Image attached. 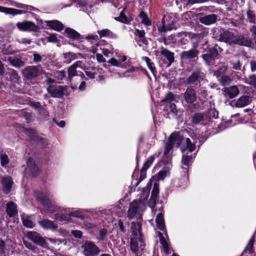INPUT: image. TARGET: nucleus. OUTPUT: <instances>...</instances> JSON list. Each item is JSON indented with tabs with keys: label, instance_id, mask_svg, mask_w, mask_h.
<instances>
[{
	"label": "nucleus",
	"instance_id": "680f3d73",
	"mask_svg": "<svg viewBox=\"0 0 256 256\" xmlns=\"http://www.w3.org/2000/svg\"><path fill=\"white\" fill-rule=\"evenodd\" d=\"M108 62L114 66L122 67L121 62L114 58L110 59Z\"/></svg>",
	"mask_w": 256,
	"mask_h": 256
},
{
	"label": "nucleus",
	"instance_id": "7ed1b4c3",
	"mask_svg": "<svg viewBox=\"0 0 256 256\" xmlns=\"http://www.w3.org/2000/svg\"><path fill=\"white\" fill-rule=\"evenodd\" d=\"M205 78V74L201 68L193 69L191 74L186 78V82L188 84L200 85Z\"/></svg>",
	"mask_w": 256,
	"mask_h": 256
},
{
	"label": "nucleus",
	"instance_id": "c03bdc74",
	"mask_svg": "<svg viewBox=\"0 0 256 256\" xmlns=\"http://www.w3.org/2000/svg\"><path fill=\"white\" fill-rule=\"evenodd\" d=\"M139 16L142 18L141 22L146 26L151 25V21L149 20L147 14L144 12H141Z\"/></svg>",
	"mask_w": 256,
	"mask_h": 256
},
{
	"label": "nucleus",
	"instance_id": "a18cd8bd",
	"mask_svg": "<svg viewBox=\"0 0 256 256\" xmlns=\"http://www.w3.org/2000/svg\"><path fill=\"white\" fill-rule=\"evenodd\" d=\"M183 142L186 144V148L190 152H192L196 149L195 144L192 143L190 138H186Z\"/></svg>",
	"mask_w": 256,
	"mask_h": 256
},
{
	"label": "nucleus",
	"instance_id": "a878e982",
	"mask_svg": "<svg viewBox=\"0 0 256 256\" xmlns=\"http://www.w3.org/2000/svg\"><path fill=\"white\" fill-rule=\"evenodd\" d=\"M6 75L10 76L9 80L13 83H18L20 80L18 72L12 68H8Z\"/></svg>",
	"mask_w": 256,
	"mask_h": 256
},
{
	"label": "nucleus",
	"instance_id": "f03ea898",
	"mask_svg": "<svg viewBox=\"0 0 256 256\" xmlns=\"http://www.w3.org/2000/svg\"><path fill=\"white\" fill-rule=\"evenodd\" d=\"M213 36L217 38L219 37L220 42H224L230 45L234 44L236 35L232 32L218 27L215 28L212 30Z\"/></svg>",
	"mask_w": 256,
	"mask_h": 256
},
{
	"label": "nucleus",
	"instance_id": "1a4fd4ad",
	"mask_svg": "<svg viewBox=\"0 0 256 256\" xmlns=\"http://www.w3.org/2000/svg\"><path fill=\"white\" fill-rule=\"evenodd\" d=\"M134 40L140 46H147L148 40L146 37V32L144 30L136 29L134 32Z\"/></svg>",
	"mask_w": 256,
	"mask_h": 256
},
{
	"label": "nucleus",
	"instance_id": "a19ab883",
	"mask_svg": "<svg viewBox=\"0 0 256 256\" xmlns=\"http://www.w3.org/2000/svg\"><path fill=\"white\" fill-rule=\"evenodd\" d=\"M164 110L167 112L168 114L172 113L174 114H176L178 110L176 108V105L174 103L166 104Z\"/></svg>",
	"mask_w": 256,
	"mask_h": 256
},
{
	"label": "nucleus",
	"instance_id": "f3484780",
	"mask_svg": "<svg viewBox=\"0 0 256 256\" xmlns=\"http://www.w3.org/2000/svg\"><path fill=\"white\" fill-rule=\"evenodd\" d=\"M218 20V16L215 14H210L200 18V22L206 26L215 24Z\"/></svg>",
	"mask_w": 256,
	"mask_h": 256
},
{
	"label": "nucleus",
	"instance_id": "0eeeda50",
	"mask_svg": "<svg viewBox=\"0 0 256 256\" xmlns=\"http://www.w3.org/2000/svg\"><path fill=\"white\" fill-rule=\"evenodd\" d=\"M85 256H96L100 252V248L92 242H86L83 246Z\"/></svg>",
	"mask_w": 256,
	"mask_h": 256
},
{
	"label": "nucleus",
	"instance_id": "423d86ee",
	"mask_svg": "<svg viewBox=\"0 0 256 256\" xmlns=\"http://www.w3.org/2000/svg\"><path fill=\"white\" fill-rule=\"evenodd\" d=\"M218 54V50L216 46L212 47L208 49V52L202 55V58L204 60L206 64L209 66L214 64L215 59Z\"/></svg>",
	"mask_w": 256,
	"mask_h": 256
},
{
	"label": "nucleus",
	"instance_id": "e2e57ef3",
	"mask_svg": "<svg viewBox=\"0 0 256 256\" xmlns=\"http://www.w3.org/2000/svg\"><path fill=\"white\" fill-rule=\"evenodd\" d=\"M230 64L232 66V68L236 70H240V60H237L235 62L230 61Z\"/></svg>",
	"mask_w": 256,
	"mask_h": 256
},
{
	"label": "nucleus",
	"instance_id": "b1692460",
	"mask_svg": "<svg viewBox=\"0 0 256 256\" xmlns=\"http://www.w3.org/2000/svg\"><path fill=\"white\" fill-rule=\"evenodd\" d=\"M10 65L16 68H20L24 66L25 62L20 58L15 56H8L7 59Z\"/></svg>",
	"mask_w": 256,
	"mask_h": 256
},
{
	"label": "nucleus",
	"instance_id": "ea45409f",
	"mask_svg": "<svg viewBox=\"0 0 256 256\" xmlns=\"http://www.w3.org/2000/svg\"><path fill=\"white\" fill-rule=\"evenodd\" d=\"M80 62H77L74 64L72 65L70 67L68 68V78L70 80H71V78L76 75L77 72L76 70V68H78V64Z\"/></svg>",
	"mask_w": 256,
	"mask_h": 256
},
{
	"label": "nucleus",
	"instance_id": "dca6fc26",
	"mask_svg": "<svg viewBox=\"0 0 256 256\" xmlns=\"http://www.w3.org/2000/svg\"><path fill=\"white\" fill-rule=\"evenodd\" d=\"M252 44V40L248 36H244L243 34L236 35L234 44H238L250 47Z\"/></svg>",
	"mask_w": 256,
	"mask_h": 256
},
{
	"label": "nucleus",
	"instance_id": "338daca9",
	"mask_svg": "<svg viewBox=\"0 0 256 256\" xmlns=\"http://www.w3.org/2000/svg\"><path fill=\"white\" fill-rule=\"evenodd\" d=\"M40 114L47 116H48V112L45 108L44 106H42V105L40 106V108H38L37 110Z\"/></svg>",
	"mask_w": 256,
	"mask_h": 256
},
{
	"label": "nucleus",
	"instance_id": "f704fd0d",
	"mask_svg": "<svg viewBox=\"0 0 256 256\" xmlns=\"http://www.w3.org/2000/svg\"><path fill=\"white\" fill-rule=\"evenodd\" d=\"M184 152L182 162L183 164L185 165L186 166H188L191 164L192 163V154L191 152H186L184 153L185 150L182 152Z\"/></svg>",
	"mask_w": 256,
	"mask_h": 256
},
{
	"label": "nucleus",
	"instance_id": "2eb2a0df",
	"mask_svg": "<svg viewBox=\"0 0 256 256\" xmlns=\"http://www.w3.org/2000/svg\"><path fill=\"white\" fill-rule=\"evenodd\" d=\"M184 140V139L180 135V132H174L170 134L168 141L173 146L174 145H176L177 146H180Z\"/></svg>",
	"mask_w": 256,
	"mask_h": 256
},
{
	"label": "nucleus",
	"instance_id": "e433bc0d",
	"mask_svg": "<svg viewBox=\"0 0 256 256\" xmlns=\"http://www.w3.org/2000/svg\"><path fill=\"white\" fill-rule=\"evenodd\" d=\"M156 221L157 226L160 230H164L165 228V224L164 216L162 213H158L156 217Z\"/></svg>",
	"mask_w": 256,
	"mask_h": 256
},
{
	"label": "nucleus",
	"instance_id": "09e8293b",
	"mask_svg": "<svg viewBox=\"0 0 256 256\" xmlns=\"http://www.w3.org/2000/svg\"><path fill=\"white\" fill-rule=\"evenodd\" d=\"M175 97L174 95L172 92H168L162 100V102H165V104L172 103V102L175 100Z\"/></svg>",
	"mask_w": 256,
	"mask_h": 256
},
{
	"label": "nucleus",
	"instance_id": "4d7b16f0",
	"mask_svg": "<svg viewBox=\"0 0 256 256\" xmlns=\"http://www.w3.org/2000/svg\"><path fill=\"white\" fill-rule=\"evenodd\" d=\"M209 0H187L186 6H190L196 4H202L208 2Z\"/></svg>",
	"mask_w": 256,
	"mask_h": 256
},
{
	"label": "nucleus",
	"instance_id": "4468645a",
	"mask_svg": "<svg viewBox=\"0 0 256 256\" xmlns=\"http://www.w3.org/2000/svg\"><path fill=\"white\" fill-rule=\"evenodd\" d=\"M142 202L140 200H134L130 204V207L128 211L127 216L129 218H132L137 213L138 210L140 208Z\"/></svg>",
	"mask_w": 256,
	"mask_h": 256
},
{
	"label": "nucleus",
	"instance_id": "69168bd1",
	"mask_svg": "<svg viewBox=\"0 0 256 256\" xmlns=\"http://www.w3.org/2000/svg\"><path fill=\"white\" fill-rule=\"evenodd\" d=\"M248 84L254 86H256V75L251 74L249 76Z\"/></svg>",
	"mask_w": 256,
	"mask_h": 256
},
{
	"label": "nucleus",
	"instance_id": "4c0bfd02",
	"mask_svg": "<svg viewBox=\"0 0 256 256\" xmlns=\"http://www.w3.org/2000/svg\"><path fill=\"white\" fill-rule=\"evenodd\" d=\"M12 242L10 239L6 240V242H4L2 239H0V254H4L8 250L7 248L10 246V244Z\"/></svg>",
	"mask_w": 256,
	"mask_h": 256
},
{
	"label": "nucleus",
	"instance_id": "a211bd4d",
	"mask_svg": "<svg viewBox=\"0 0 256 256\" xmlns=\"http://www.w3.org/2000/svg\"><path fill=\"white\" fill-rule=\"evenodd\" d=\"M186 36L190 40L192 46V49H197L201 38L200 34L192 32H186Z\"/></svg>",
	"mask_w": 256,
	"mask_h": 256
},
{
	"label": "nucleus",
	"instance_id": "052dcab7",
	"mask_svg": "<svg viewBox=\"0 0 256 256\" xmlns=\"http://www.w3.org/2000/svg\"><path fill=\"white\" fill-rule=\"evenodd\" d=\"M168 173V171L166 170H160L157 174L156 176L158 178V180H164L166 176Z\"/></svg>",
	"mask_w": 256,
	"mask_h": 256
},
{
	"label": "nucleus",
	"instance_id": "9b49d317",
	"mask_svg": "<svg viewBox=\"0 0 256 256\" xmlns=\"http://www.w3.org/2000/svg\"><path fill=\"white\" fill-rule=\"evenodd\" d=\"M200 52L198 49H190L183 51L180 54V58L184 61H190L191 60L198 58Z\"/></svg>",
	"mask_w": 256,
	"mask_h": 256
},
{
	"label": "nucleus",
	"instance_id": "58836bf2",
	"mask_svg": "<svg viewBox=\"0 0 256 256\" xmlns=\"http://www.w3.org/2000/svg\"><path fill=\"white\" fill-rule=\"evenodd\" d=\"M108 234V230L107 229L103 228L99 230L98 234L96 236V239L98 242H102L106 239V236Z\"/></svg>",
	"mask_w": 256,
	"mask_h": 256
},
{
	"label": "nucleus",
	"instance_id": "393cba45",
	"mask_svg": "<svg viewBox=\"0 0 256 256\" xmlns=\"http://www.w3.org/2000/svg\"><path fill=\"white\" fill-rule=\"evenodd\" d=\"M27 170L30 172V174L33 177L38 176L39 172L38 168L36 166L34 162L30 159L28 162Z\"/></svg>",
	"mask_w": 256,
	"mask_h": 256
},
{
	"label": "nucleus",
	"instance_id": "37998d69",
	"mask_svg": "<svg viewBox=\"0 0 256 256\" xmlns=\"http://www.w3.org/2000/svg\"><path fill=\"white\" fill-rule=\"evenodd\" d=\"M64 62L66 64H70L72 60L76 58V54L72 52L64 54Z\"/></svg>",
	"mask_w": 256,
	"mask_h": 256
},
{
	"label": "nucleus",
	"instance_id": "473e14b6",
	"mask_svg": "<svg viewBox=\"0 0 256 256\" xmlns=\"http://www.w3.org/2000/svg\"><path fill=\"white\" fill-rule=\"evenodd\" d=\"M65 33L69 38L74 40H78L80 38V34L79 33H78L75 30L70 28H66Z\"/></svg>",
	"mask_w": 256,
	"mask_h": 256
},
{
	"label": "nucleus",
	"instance_id": "603ef678",
	"mask_svg": "<svg viewBox=\"0 0 256 256\" xmlns=\"http://www.w3.org/2000/svg\"><path fill=\"white\" fill-rule=\"evenodd\" d=\"M0 164L2 166H6L9 163L10 160L8 156L5 154H2L0 156Z\"/></svg>",
	"mask_w": 256,
	"mask_h": 256
},
{
	"label": "nucleus",
	"instance_id": "864d4df0",
	"mask_svg": "<svg viewBox=\"0 0 256 256\" xmlns=\"http://www.w3.org/2000/svg\"><path fill=\"white\" fill-rule=\"evenodd\" d=\"M159 192V187L157 184H154L152 192L151 198L156 200Z\"/></svg>",
	"mask_w": 256,
	"mask_h": 256
},
{
	"label": "nucleus",
	"instance_id": "4be33fe9",
	"mask_svg": "<svg viewBox=\"0 0 256 256\" xmlns=\"http://www.w3.org/2000/svg\"><path fill=\"white\" fill-rule=\"evenodd\" d=\"M131 227L132 230V232L134 234L137 236L138 234H139V237L138 238V240L140 242H142V233L141 232L142 230V224L139 222H132L131 224Z\"/></svg>",
	"mask_w": 256,
	"mask_h": 256
},
{
	"label": "nucleus",
	"instance_id": "aec40b11",
	"mask_svg": "<svg viewBox=\"0 0 256 256\" xmlns=\"http://www.w3.org/2000/svg\"><path fill=\"white\" fill-rule=\"evenodd\" d=\"M6 212L10 218L14 217L18 214L17 205L13 202H9L6 206Z\"/></svg>",
	"mask_w": 256,
	"mask_h": 256
},
{
	"label": "nucleus",
	"instance_id": "de8ad7c7",
	"mask_svg": "<svg viewBox=\"0 0 256 256\" xmlns=\"http://www.w3.org/2000/svg\"><path fill=\"white\" fill-rule=\"evenodd\" d=\"M154 159L155 158L154 156H150L147 160L144 162L142 168V171H146L153 163Z\"/></svg>",
	"mask_w": 256,
	"mask_h": 256
},
{
	"label": "nucleus",
	"instance_id": "cd10ccee",
	"mask_svg": "<svg viewBox=\"0 0 256 256\" xmlns=\"http://www.w3.org/2000/svg\"><path fill=\"white\" fill-rule=\"evenodd\" d=\"M38 224L42 227L46 229L56 230L58 228V225L49 220H43L39 221Z\"/></svg>",
	"mask_w": 256,
	"mask_h": 256
},
{
	"label": "nucleus",
	"instance_id": "412c9836",
	"mask_svg": "<svg viewBox=\"0 0 256 256\" xmlns=\"http://www.w3.org/2000/svg\"><path fill=\"white\" fill-rule=\"evenodd\" d=\"M45 22L48 26L58 32H60L64 28V24L57 20H46Z\"/></svg>",
	"mask_w": 256,
	"mask_h": 256
},
{
	"label": "nucleus",
	"instance_id": "c9c22d12",
	"mask_svg": "<svg viewBox=\"0 0 256 256\" xmlns=\"http://www.w3.org/2000/svg\"><path fill=\"white\" fill-rule=\"evenodd\" d=\"M130 248L131 252L134 254H137L139 247L137 238H131L130 240Z\"/></svg>",
	"mask_w": 256,
	"mask_h": 256
},
{
	"label": "nucleus",
	"instance_id": "79ce46f5",
	"mask_svg": "<svg viewBox=\"0 0 256 256\" xmlns=\"http://www.w3.org/2000/svg\"><path fill=\"white\" fill-rule=\"evenodd\" d=\"M142 58L146 62L148 67V68L151 71V72L154 74H156V68L154 66V64L152 62H151L150 59L147 56L142 57Z\"/></svg>",
	"mask_w": 256,
	"mask_h": 256
},
{
	"label": "nucleus",
	"instance_id": "0e129e2a",
	"mask_svg": "<svg viewBox=\"0 0 256 256\" xmlns=\"http://www.w3.org/2000/svg\"><path fill=\"white\" fill-rule=\"evenodd\" d=\"M29 105L32 108L38 110V108H40L41 106V104L40 102H36L34 101H30L29 102Z\"/></svg>",
	"mask_w": 256,
	"mask_h": 256
},
{
	"label": "nucleus",
	"instance_id": "3c124183",
	"mask_svg": "<svg viewBox=\"0 0 256 256\" xmlns=\"http://www.w3.org/2000/svg\"><path fill=\"white\" fill-rule=\"evenodd\" d=\"M24 132L31 139L36 140V134L34 130L30 128H26L24 130Z\"/></svg>",
	"mask_w": 256,
	"mask_h": 256
},
{
	"label": "nucleus",
	"instance_id": "2f4dec72",
	"mask_svg": "<svg viewBox=\"0 0 256 256\" xmlns=\"http://www.w3.org/2000/svg\"><path fill=\"white\" fill-rule=\"evenodd\" d=\"M125 10L124 8L121 12L120 14V16L118 17H116L114 19L118 22H121L126 24H129L130 23V22L132 21V18H128L124 14V11Z\"/></svg>",
	"mask_w": 256,
	"mask_h": 256
},
{
	"label": "nucleus",
	"instance_id": "5701e85b",
	"mask_svg": "<svg viewBox=\"0 0 256 256\" xmlns=\"http://www.w3.org/2000/svg\"><path fill=\"white\" fill-rule=\"evenodd\" d=\"M160 54L163 56L168 61V66H170L174 60V53L163 47L160 48Z\"/></svg>",
	"mask_w": 256,
	"mask_h": 256
},
{
	"label": "nucleus",
	"instance_id": "c85d7f7f",
	"mask_svg": "<svg viewBox=\"0 0 256 256\" xmlns=\"http://www.w3.org/2000/svg\"><path fill=\"white\" fill-rule=\"evenodd\" d=\"M0 12L6 14H10L13 16L22 14V10L13 8H6L0 6Z\"/></svg>",
	"mask_w": 256,
	"mask_h": 256
},
{
	"label": "nucleus",
	"instance_id": "6e6552de",
	"mask_svg": "<svg viewBox=\"0 0 256 256\" xmlns=\"http://www.w3.org/2000/svg\"><path fill=\"white\" fill-rule=\"evenodd\" d=\"M36 197L38 200L42 204L46 210L52 213L56 210L57 207L52 205L50 200L45 196L42 193L37 192L36 194Z\"/></svg>",
	"mask_w": 256,
	"mask_h": 256
},
{
	"label": "nucleus",
	"instance_id": "72a5a7b5",
	"mask_svg": "<svg viewBox=\"0 0 256 256\" xmlns=\"http://www.w3.org/2000/svg\"><path fill=\"white\" fill-rule=\"evenodd\" d=\"M204 120V115L201 112H196L192 117V122L193 124H202Z\"/></svg>",
	"mask_w": 256,
	"mask_h": 256
},
{
	"label": "nucleus",
	"instance_id": "bb28decb",
	"mask_svg": "<svg viewBox=\"0 0 256 256\" xmlns=\"http://www.w3.org/2000/svg\"><path fill=\"white\" fill-rule=\"evenodd\" d=\"M250 102V97L248 96H242L238 98L235 103L237 108H242L249 104Z\"/></svg>",
	"mask_w": 256,
	"mask_h": 256
},
{
	"label": "nucleus",
	"instance_id": "8fccbe9b",
	"mask_svg": "<svg viewBox=\"0 0 256 256\" xmlns=\"http://www.w3.org/2000/svg\"><path fill=\"white\" fill-rule=\"evenodd\" d=\"M254 235L250 240L246 248V250L248 251L249 254L254 252Z\"/></svg>",
	"mask_w": 256,
	"mask_h": 256
},
{
	"label": "nucleus",
	"instance_id": "774afa93",
	"mask_svg": "<svg viewBox=\"0 0 256 256\" xmlns=\"http://www.w3.org/2000/svg\"><path fill=\"white\" fill-rule=\"evenodd\" d=\"M250 32L252 34V36L253 38V40L256 44V26H252L250 29Z\"/></svg>",
	"mask_w": 256,
	"mask_h": 256
},
{
	"label": "nucleus",
	"instance_id": "49530a36",
	"mask_svg": "<svg viewBox=\"0 0 256 256\" xmlns=\"http://www.w3.org/2000/svg\"><path fill=\"white\" fill-rule=\"evenodd\" d=\"M20 115L26 118V122L28 123L33 120L34 116L31 112H26L22 110H20Z\"/></svg>",
	"mask_w": 256,
	"mask_h": 256
},
{
	"label": "nucleus",
	"instance_id": "c756f323",
	"mask_svg": "<svg viewBox=\"0 0 256 256\" xmlns=\"http://www.w3.org/2000/svg\"><path fill=\"white\" fill-rule=\"evenodd\" d=\"M98 33L100 38L108 37L111 38H118L116 34L107 28L98 30Z\"/></svg>",
	"mask_w": 256,
	"mask_h": 256
},
{
	"label": "nucleus",
	"instance_id": "bf43d9fd",
	"mask_svg": "<svg viewBox=\"0 0 256 256\" xmlns=\"http://www.w3.org/2000/svg\"><path fill=\"white\" fill-rule=\"evenodd\" d=\"M230 82V78L229 76H222L220 79V82L223 86L228 84Z\"/></svg>",
	"mask_w": 256,
	"mask_h": 256
},
{
	"label": "nucleus",
	"instance_id": "f257e3e1",
	"mask_svg": "<svg viewBox=\"0 0 256 256\" xmlns=\"http://www.w3.org/2000/svg\"><path fill=\"white\" fill-rule=\"evenodd\" d=\"M184 98L187 104L188 108L191 112L202 109V106L199 102H196L197 96L196 90L192 87L188 88L184 94Z\"/></svg>",
	"mask_w": 256,
	"mask_h": 256
},
{
	"label": "nucleus",
	"instance_id": "ddd939ff",
	"mask_svg": "<svg viewBox=\"0 0 256 256\" xmlns=\"http://www.w3.org/2000/svg\"><path fill=\"white\" fill-rule=\"evenodd\" d=\"M28 238L37 244L43 247L46 246V240L36 232H30L28 233Z\"/></svg>",
	"mask_w": 256,
	"mask_h": 256
},
{
	"label": "nucleus",
	"instance_id": "6ab92c4d",
	"mask_svg": "<svg viewBox=\"0 0 256 256\" xmlns=\"http://www.w3.org/2000/svg\"><path fill=\"white\" fill-rule=\"evenodd\" d=\"M12 184V179L10 176H6L2 178V190L4 193L8 194L10 192Z\"/></svg>",
	"mask_w": 256,
	"mask_h": 256
},
{
	"label": "nucleus",
	"instance_id": "5fc2aeb1",
	"mask_svg": "<svg viewBox=\"0 0 256 256\" xmlns=\"http://www.w3.org/2000/svg\"><path fill=\"white\" fill-rule=\"evenodd\" d=\"M173 146L168 141L165 145V148L164 151V155L168 158L170 157V155L169 154V153L171 150L173 148Z\"/></svg>",
	"mask_w": 256,
	"mask_h": 256
},
{
	"label": "nucleus",
	"instance_id": "13d9d810",
	"mask_svg": "<svg viewBox=\"0 0 256 256\" xmlns=\"http://www.w3.org/2000/svg\"><path fill=\"white\" fill-rule=\"evenodd\" d=\"M54 75L58 80H62L66 76V72L64 70L56 71Z\"/></svg>",
	"mask_w": 256,
	"mask_h": 256
},
{
	"label": "nucleus",
	"instance_id": "f8f14e48",
	"mask_svg": "<svg viewBox=\"0 0 256 256\" xmlns=\"http://www.w3.org/2000/svg\"><path fill=\"white\" fill-rule=\"evenodd\" d=\"M240 93L239 89L236 86L225 87L222 89V94L224 97L232 99Z\"/></svg>",
	"mask_w": 256,
	"mask_h": 256
},
{
	"label": "nucleus",
	"instance_id": "20e7f679",
	"mask_svg": "<svg viewBox=\"0 0 256 256\" xmlns=\"http://www.w3.org/2000/svg\"><path fill=\"white\" fill-rule=\"evenodd\" d=\"M41 74L40 68L38 66H29L22 70V74L24 80H33Z\"/></svg>",
	"mask_w": 256,
	"mask_h": 256
},
{
	"label": "nucleus",
	"instance_id": "9d476101",
	"mask_svg": "<svg viewBox=\"0 0 256 256\" xmlns=\"http://www.w3.org/2000/svg\"><path fill=\"white\" fill-rule=\"evenodd\" d=\"M16 26L22 31L36 32L38 28L34 22L30 21L18 22L16 24Z\"/></svg>",
	"mask_w": 256,
	"mask_h": 256
},
{
	"label": "nucleus",
	"instance_id": "39448f33",
	"mask_svg": "<svg viewBox=\"0 0 256 256\" xmlns=\"http://www.w3.org/2000/svg\"><path fill=\"white\" fill-rule=\"evenodd\" d=\"M66 86L58 84H50L46 90L52 97L61 98L64 96V91L66 90Z\"/></svg>",
	"mask_w": 256,
	"mask_h": 256
},
{
	"label": "nucleus",
	"instance_id": "7c9ffc66",
	"mask_svg": "<svg viewBox=\"0 0 256 256\" xmlns=\"http://www.w3.org/2000/svg\"><path fill=\"white\" fill-rule=\"evenodd\" d=\"M21 218L24 226L29 228H32L34 226V222L30 220V216L25 214H21Z\"/></svg>",
	"mask_w": 256,
	"mask_h": 256
},
{
	"label": "nucleus",
	"instance_id": "6e6d98bb",
	"mask_svg": "<svg viewBox=\"0 0 256 256\" xmlns=\"http://www.w3.org/2000/svg\"><path fill=\"white\" fill-rule=\"evenodd\" d=\"M246 14L249 22L254 24L256 22V15L254 12L251 10H248Z\"/></svg>",
	"mask_w": 256,
	"mask_h": 256
}]
</instances>
